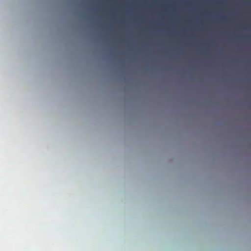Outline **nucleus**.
<instances>
[{
    "instance_id": "obj_1",
    "label": "nucleus",
    "mask_w": 251,
    "mask_h": 251,
    "mask_svg": "<svg viewBox=\"0 0 251 251\" xmlns=\"http://www.w3.org/2000/svg\"><path fill=\"white\" fill-rule=\"evenodd\" d=\"M201 69L204 68V0H200Z\"/></svg>"
},
{
    "instance_id": "obj_2",
    "label": "nucleus",
    "mask_w": 251,
    "mask_h": 251,
    "mask_svg": "<svg viewBox=\"0 0 251 251\" xmlns=\"http://www.w3.org/2000/svg\"><path fill=\"white\" fill-rule=\"evenodd\" d=\"M204 11H205V12L206 11V10H205V9L204 10Z\"/></svg>"
}]
</instances>
